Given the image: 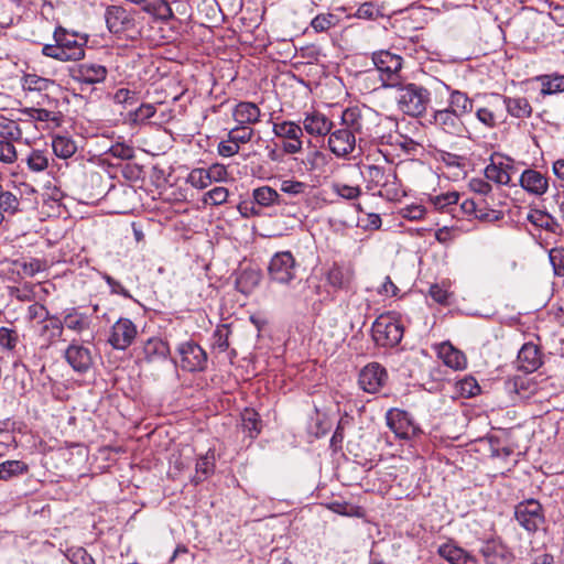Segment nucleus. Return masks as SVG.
<instances>
[{
  "label": "nucleus",
  "mask_w": 564,
  "mask_h": 564,
  "mask_svg": "<svg viewBox=\"0 0 564 564\" xmlns=\"http://www.w3.org/2000/svg\"><path fill=\"white\" fill-rule=\"evenodd\" d=\"M64 358L77 373H86L94 365V357L89 347L73 341L64 351Z\"/></svg>",
  "instance_id": "f8f14e48"
},
{
  "label": "nucleus",
  "mask_w": 564,
  "mask_h": 564,
  "mask_svg": "<svg viewBox=\"0 0 564 564\" xmlns=\"http://www.w3.org/2000/svg\"><path fill=\"white\" fill-rule=\"evenodd\" d=\"M296 261L290 251L276 252L269 263L270 279L276 283L289 284L296 275Z\"/></svg>",
  "instance_id": "39448f33"
},
{
  "label": "nucleus",
  "mask_w": 564,
  "mask_h": 564,
  "mask_svg": "<svg viewBox=\"0 0 564 564\" xmlns=\"http://www.w3.org/2000/svg\"><path fill=\"white\" fill-rule=\"evenodd\" d=\"M137 326L129 318H119L111 327L108 343L118 350H126L135 339Z\"/></svg>",
  "instance_id": "ddd939ff"
},
{
  "label": "nucleus",
  "mask_w": 564,
  "mask_h": 564,
  "mask_svg": "<svg viewBox=\"0 0 564 564\" xmlns=\"http://www.w3.org/2000/svg\"><path fill=\"white\" fill-rule=\"evenodd\" d=\"M431 123L441 132L452 137H464L467 128L462 117L448 108L435 110L432 115Z\"/></svg>",
  "instance_id": "6e6552de"
},
{
  "label": "nucleus",
  "mask_w": 564,
  "mask_h": 564,
  "mask_svg": "<svg viewBox=\"0 0 564 564\" xmlns=\"http://www.w3.org/2000/svg\"><path fill=\"white\" fill-rule=\"evenodd\" d=\"M177 352L181 357L180 366L183 370L188 372L204 371L207 367V354L195 341L187 340L177 347Z\"/></svg>",
  "instance_id": "423d86ee"
},
{
  "label": "nucleus",
  "mask_w": 564,
  "mask_h": 564,
  "mask_svg": "<svg viewBox=\"0 0 564 564\" xmlns=\"http://www.w3.org/2000/svg\"><path fill=\"white\" fill-rule=\"evenodd\" d=\"M26 165L30 171L41 173L48 167V156L43 150L33 149L25 159Z\"/></svg>",
  "instance_id": "37998d69"
},
{
  "label": "nucleus",
  "mask_w": 564,
  "mask_h": 564,
  "mask_svg": "<svg viewBox=\"0 0 564 564\" xmlns=\"http://www.w3.org/2000/svg\"><path fill=\"white\" fill-rule=\"evenodd\" d=\"M18 159V152L12 142L0 140V162L12 164Z\"/></svg>",
  "instance_id": "052dcab7"
},
{
  "label": "nucleus",
  "mask_w": 564,
  "mask_h": 564,
  "mask_svg": "<svg viewBox=\"0 0 564 564\" xmlns=\"http://www.w3.org/2000/svg\"><path fill=\"white\" fill-rule=\"evenodd\" d=\"M486 564H511L512 552L498 539H489L479 549Z\"/></svg>",
  "instance_id": "f3484780"
},
{
  "label": "nucleus",
  "mask_w": 564,
  "mask_h": 564,
  "mask_svg": "<svg viewBox=\"0 0 564 564\" xmlns=\"http://www.w3.org/2000/svg\"><path fill=\"white\" fill-rule=\"evenodd\" d=\"M155 107L151 104H142L138 109L131 113V120L134 123L143 122L155 115Z\"/></svg>",
  "instance_id": "338daca9"
},
{
  "label": "nucleus",
  "mask_w": 564,
  "mask_h": 564,
  "mask_svg": "<svg viewBox=\"0 0 564 564\" xmlns=\"http://www.w3.org/2000/svg\"><path fill=\"white\" fill-rule=\"evenodd\" d=\"M53 85L54 80L36 74H25L22 77V88L25 93H44Z\"/></svg>",
  "instance_id": "c9c22d12"
},
{
  "label": "nucleus",
  "mask_w": 564,
  "mask_h": 564,
  "mask_svg": "<svg viewBox=\"0 0 564 564\" xmlns=\"http://www.w3.org/2000/svg\"><path fill=\"white\" fill-rule=\"evenodd\" d=\"M52 148L56 156L68 159L76 152V144L67 137L56 135L53 138Z\"/></svg>",
  "instance_id": "a19ab883"
},
{
  "label": "nucleus",
  "mask_w": 564,
  "mask_h": 564,
  "mask_svg": "<svg viewBox=\"0 0 564 564\" xmlns=\"http://www.w3.org/2000/svg\"><path fill=\"white\" fill-rule=\"evenodd\" d=\"M528 220L538 227H541L545 230L555 231V228L558 226L556 220L547 213L541 210L531 212L528 215Z\"/></svg>",
  "instance_id": "c03bdc74"
},
{
  "label": "nucleus",
  "mask_w": 564,
  "mask_h": 564,
  "mask_svg": "<svg viewBox=\"0 0 564 564\" xmlns=\"http://www.w3.org/2000/svg\"><path fill=\"white\" fill-rule=\"evenodd\" d=\"M0 210L15 214L19 210V199L11 192H2L0 195Z\"/></svg>",
  "instance_id": "e2e57ef3"
},
{
  "label": "nucleus",
  "mask_w": 564,
  "mask_h": 564,
  "mask_svg": "<svg viewBox=\"0 0 564 564\" xmlns=\"http://www.w3.org/2000/svg\"><path fill=\"white\" fill-rule=\"evenodd\" d=\"M369 115V112L364 113L358 107L347 108L341 115L344 129H349L354 132V135L358 137L359 141L369 138L371 135L370 128L367 124Z\"/></svg>",
  "instance_id": "2eb2a0df"
},
{
  "label": "nucleus",
  "mask_w": 564,
  "mask_h": 564,
  "mask_svg": "<svg viewBox=\"0 0 564 564\" xmlns=\"http://www.w3.org/2000/svg\"><path fill=\"white\" fill-rule=\"evenodd\" d=\"M308 184L295 180H284L281 183V191L291 196L304 195L308 192Z\"/></svg>",
  "instance_id": "5fc2aeb1"
},
{
  "label": "nucleus",
  "mask_w": 564,
  "mask_h": 564,
  "mask_svg": "<svg viewBox=\"0 0 564 564\" xmlns=\"http://www.w3.org/2000/svg\"><path fill=\"white\" fill-rule=\"evenodd\" d=\"M242 425L248 431L250 437H256L260 433V421L258 413L246 410L242 414Z\"/></svg>",
  "instance_id": "864d4df0"
},
{
  "label": "nucleus",
  "mask_w": 564,
  "mask_h": 564,
  "mask_svg": "<svg viewBox=\"0 0 564 564\" xmlns=\"http://www.w3.org/2000/svg\"><path fill=\"white\" fill-rule=\"evenodd\" d=\"M231 334L230 327L227 324L217 326L214 332V347L220 352L226 351L229 348V336Z\"/></svg>",
  "instance_id": "09e8293b"
},
{
  "label": "nucleus",
  "mask_w": 564,
  "mask_h": 564,
  "mask_svg": "<svg viewBox=\"0 0 564 564\" xmlns=\"http://www.w3.org/2000/svg\"><path fill=\"white\" fill-rule=\"evenodd\" d=\"M502 96L494 95V98L489 100L485 106L479 107L476 110V118L485 127L494 129L500 122L502 117Z\"/></svg>",
  "instance_id": "aec40b11"
},
{
  "label": "nucleus",
  "mask_w": 564,
  "mask_h": 564,
  "mask_svg": "<svg viewBox=\"0 0 564 564\" xmlns=\"http://www.w3.org/2000/svg\"><path fill=\"white\" fill-rule=\"evenodd\" d=\"M372 62L379 72L382 87L393 88L401 85L402 57L389 51H379L372 54Z\"/></svg>",
  "instance_id": "7ed1b4c3"
},
{
  "label": "nucleus",
  "mask_w": 564,
  "mask_h": 564,
  "mask_svg": "<svg viewBox=\"0 0 564 564\" xmlns=\"http://www.w3.org/2000/svg\"><path fill=\"white\" fill-rule=\"evenodd\" d=\"M332 189L338 196L347 200H354L361 194V188L359 186H350L338 182L332 185Z\"/></svg>",
  "instance_id": "4d7b16f0"
},
{
  "label": "nucleus",
  "mask_w": 564,
  "mask_h": 564,
  "mask_svg": "<svg viewBox=\"0 0 564 564\" xmlns=\"http://www.w3.org/2000/svg\"><path fill=\"white\" fill-rule=\"evenodd\" d=\"M541 83V94L543 96L564 91V75L546 74L536 77Z\"/></svg>",
  "instance_id": "72a5a7b5"
},
{
  "label": "nucleus",
  "mask_w": 564,
  "mask_h": 564,
  "mask_svg": "<svg viewBox=\"0 0 564 564\" xmlns=\"http://www.w3.org/2000/svg\"><path fill=\"white\" fill-rule=\"evenodd\" d=\"M338 22V18L333 13H322L316 15L312 22L311 26L316 32H325L328 31L330 28L335 26Z\"/></svg>",
  "instance_id": "3c124183"
},
{
  "label": "nucleus",
  "mask_w": 564,
  "mask_h": 564,
  "mask_svg": "<svg viewBox=\"0 0 564 564\" xmlns=\"http://www.w3.org/2000/svg\"><path fill=\"white\" fill-rule=\"evenodd\" d=\"M466 215H475L476 218L486 221H494L500 218V212L495 209L485 210L479 208L473 199H465L460 205Z\"/></svg>",
  "instance_id": "58836bf2"
},
{
  "label": "nucleus",
  "mask_w": 564,
  "mask_h": 564,
  "mask_svg": "<svg viewBox=\"0 0 564 564\" xmlns=\"http://www.w3.org/2000/svg\"><path fill=\"white\" fill-rule=\"evenodd\" d=\"M72 564H95L94 558L84 547H70L66 552Z\"/></svg>",
  "instance_id": "13d9d810"
},
{
  "label": "nucleus",
  "mask_w": 564,
  "mask_h": 564,
  "mask_svg": "<svg viewBox=\"0 0 564 564\" xmlns=\"http://www.w3.org/2000/svg\"><path fill=\"white\" fill-rule=\"evenodd\" d=\"M238 212L243 218L259 217L262 215V208L252 200H243L238 205Z\"/></svg>",
  "instance_id": "69168bd1"
},
{
  "label": "nucleus",
  "mask_w": 564,
  "mask_h": 564,
  "mask_svg": "<svg viewBox=\"0 0 564 564\" xmlns=\"http://www.w3.org/2000/svg\"><path fill=\"white\" fill-rule=\"evenodd\" d=\"M272 131L275 137L284 140L282 149L288 154L301 152L303 147V129L294 121H282L273 124Z\"/></svg>",
  "instance_id": "0eeeda50"
},
{
  "label": "nucleus",
  "mask_w": 564,
  "mask_h": 564,
  "mask_svg": "<svg viewBox=\"0 0 564 564\" xmlns=\"http://www.w3.org/2000/svg\"><path fill=\"white\" fill-rule=\"evenodd\" d=\"M142 10L147 13L155 14L161 20H164V21H169L174 18L173 10L171 9L167 1H165V0H162L158 4H152V3L145 4L142 7Z\"/></svg>",
  "instance_id": "de8ad7c7"
},
{
  "label": "nucleus",
  "mask_w": 564,
  "mask_h": 564,
  "mask_svg": "<svg viewBox=\"0 0 564 564\" xmlns=\"http://www.w3.org/2000/svg\"><path fill=\"white\" fill-rule=\"evenodd\" d=\"M513 172L514 167L511 159H506V162H495V156L492 155L491 163L485 169V176L488 181L499 185H509Z\"/></svg>",
  "instance_id": "4be33fe9"
},
{
  "label": "nucleus",
  "mask_w": 564,
  "mask_h": 564,
  "mask_svg": "<svg viewBox=\"0 0 564 564\" xmlns=\"http://www.w3.org/2000/svg\"><path fill=\"white\" fill-rule=\"evenodd\" d=\"M20 112L26 116L30 120L53 122L55 127H58L62 122V112L50 108L26 107L21 109Z\"/></svg>",
  "instance_id": "2f4dec72"
},
{
  "label": "nucleus",
  "mask_w": 564,
  "mask_h": 564,
  "mask_svg": "<svg viewBox=\"0 0 564 564\" xmlns=\"http://www.w3.org/2000/svg\"><path fill=\"white\" fill-rule=\"evenodd\" d=\"M549 257L555 274L564 275V248H553Z\"/></svg>",
  "instance_id": "774afa93"
},
{
  "label": "nucleus",
  "mask_w": 564,
  "mask_h": 564,
  "mask_svg": "<svg viewBox=\"0 0 564 564\" xmlns=\"http://www.w3.org/2000/svg\"><path fill=\"white\" fill-rule=\"evenodd\" d=\"M502 109L506 108L508 113L514 118L523 119L529 118L532 113V107L529 100L524 97H503Z\"/></svg>",
  "instance_id": "7c9ffc66"
},
{
  "label": "nucleus",
  "mask_w": 564,
  "mask_h": 564,
  "mask_svg": "<svg viewBox=\"0 0 564 564\" xmlns=\"http://www.w3.org/2000/svg\"><path fill=\"white\" fill-rule=\"evenodd\" d=\"M23 132L20 126L10 119H0V140H7L8 142L20 141Z\"/></svg>",
  "instance_id": "79ce46f5"
},
{
  "label": "nucleus",
  "mask_w": 564,
  "mask_h": 564,
  "mask_svg": "<svg viewBox=\"0 0 564 564\" xmlns=\"http://www.w3.org/2000/svg\"><path fill=\"white\" fill-rule=\"evenodd\" d=\"M230 141L237 145L245 144L251 141L254 135V130L248 126L237 124L228 132Z\"/></svg>",
  "instance_id": "49530a36"
},
{
  "label": "nucleus",
  "mask_w": 564,
  "mask_h": 564,
  "mask_svg": "<svg viewBox=\"0 0 564 564\" xmlns=\"http://www.w3.org/2000/svg\"><path fill=\"white\" fill-rule=\"evenodd\" d=\"M252 198L259 207H271L280 203V194L272 187L263 185L252 191Z\"/></svg>",
  "instance_id": "f704fd0d"
},
{
  "label": "nucleus",
  "mask_w": 564,
  "mask_h": 564,
  "mask_svg": "<svg viewBox=\"0 0 564 564\" xmlns=\"http://www.w3.org/2000/svg\"><path fill=\"white\" fill-rule=\"evenodd\" d=\"M29 471V466L22 460H6L0 464V479L8 481Z\"/></svg>",
  "instance_id": "ea45409f"
},
{
  "label": "nucleus",
  "mask_w": 564,
  "mask_h": 564,
  "mask_svg": "<svg viewBox=\"0 0 564 564\" xmlns=\"http://www.w3.org/2000/svg\"><path fill=\"white\" fill-rule=\"evenodd\" d=\"M458 391L460 395L465 398H471L479 393L480 387L477 383L476 379L473 377H467L463 380H460L457 383Z\"/></svg>",
  "instance_id": "bf43d9fd"
},
{
  "label": "nucleus",
  "mask_w": 564,
  "mask_h": 564,
  "mask_svg": "<svg viewBox=\"0 0 564 564\" xmlns=\"http://www.w3.org/2000/svg\"><path fill=\"white\" fill-rule=\"evenodd\" d=\"M387 380V370L378 362H370L360 370L358 383L365 392L377 393Z\"/></svg>",
  "instance_id": "9d476101"
},
{
  "label": "nucleus",
  "mask_w": 564,
  "mask_h": 564,
  "mask_svg": "<svg viewBox=\"0 0 564 564\" xmlns=\"http://www.w3.org/2000/svg\"><path fill=\"white\" fill-rule=\"evenodd\" d=\"M514 516L519 524L529 532H534L543 522L542 507L539 501L530 499L516 507Z\"/></svg>",
  "instance_id": "1a4fd4ad"
},
{
  "label": "nucleus",
  "mask_w": 564,
  "mask_h": 564,
  "mask_svg": "<svg viewBox=\"0 0 564 564\" xmlns=\"http://www.w3.org/2000/svg\"><path fill=\"white\" fill-rule=\"evenodd\" d=\"M438 357L447 367L454 370L466 368L467 361L465 355L448 343H444L440 346Z\"/></svg>",
  "instance_id": "c756f323"
},
{
  "label": "nucleus",
  "mask_w": 564,
  "mask_h": 564,
  "mask_svg": "<svg viewBox=\"0 0 564 564\" xmlns=\"http://www.w3.org/2000/svg\"><path fill=\"white\" fill-rule=\"evenodd\" d=\"M520 368L527 372L536 370L541 364V354L536 345L527 343L522 346L518 354Z\"/></svg>",
  "instance_id": "c85d7f7f"
},
{
  "label": "nucleus",
  "mask_w": 564,
  "mask_h": 564,
  "mask_svg": "<svg viewBox=\"0 0 564 564\" xmlns=\"http://www.w3.org/2000/svg\"><path fill=\"white\" fill-rule=\"evenodd\" d=\"M459 194L457 192H447L444 194L436 195L432 202L437 209H445L452 205L457 204Z\"/></svg>",
  "instance_id": "0e129e2a"
},
{
  "label": "nucleus",
  "mask_w": 564,
  "mask_h": 564,
  "mask_svg": "<svg viewBox=\"0 0 564 564\" xmlns=\"http://www.w3.org/2000/svg\"><path fill=\"white\" fill-rule=\"evenodd\" d=\"M438 554L452 564H479L476 556L451 543L441 545Z\"/></svg>",
  "instance_id": "cd10ccee"
},
{
  "label": "nucleus",
  "mask_w": 564,
  "mask_h": 564,
  "mask_svg": "<svg viewBox=\"0 0 564 564\" xmlns=\"http://www.w3.org/2000/svg\"><path fill=\"white\" fill-rule=\"evenodd\" d=\"M62 323L65 327L76 333H82L89 328L88 317L78 312L68 313Z\"/></svg>",
  "instance_id": "a18cd8bd"
},
{
  "label": "nucleus",
  "mask_w": 564,
  "mask_h": 564,
  "mask_svg": "<svg viewBox=\"0 0 564 564\" xmlns=\"http://www.w3.org/2000/svg\"><path fill=\"white\" fill-rule=\"evenodd\" d=\"M187 182L195 188L204 189L208 187L212 182L206 169H194L187 176Z\"/></svg>",
  "instance_id": "603ef678"
},
{
  "label": "nucleus",
  "mask_w": 564,
  "mask_h": 564,
  "mask_svg": "<svg viewBox=\"0 0 564 564\" xmlns=\"http://www.w3.org/2000/svg\"><path fill=\"white\" fill-rule=\"evenodd\" d=\"M448 90V100L447 107L453 112L457 113L462 118L466 115H469L474 109V101L468 97V95L464 91L452 89L449 86H446Z\"/></svg>",
  "instance_id": "bb28decb"
},
{
  "label": "nucleus",
  "mask_w": 564,
  "mask_h": 564,
  "mask_svg": "<svg viewBox=\"0 0 564 564\" xmlns=\"http://www.w3.org/2000/svg\"><path fill=\"white\" fill-rule=\"evenodd\" d=\"M371 333L378 346L394 347L403 337V327L392 316L380 315L373 322Z\"/></svg>",
  "instance_id": "20e7f679"
},
{
  "label": "nucleus",
  "mask_w": 564,
  "mask_h": 564,
  "mask_svg": "<svg viewBox=\"0 0 564 564\" xmlns=\"http://www.w3.org/2000/svg\"><path fill=\"white\" fill-rule=\"evenodd\" d=\"M55 44H46L42 48L43 55L61 61H79L85 56L86 36L70 33L63 28L54 32Z\"/></svg>",
  "instance_id": "f257e3e1"
},
{
  "label": "nucleus",
  "mask_w": 564,
  "mask_h": 564,
  "mask_svg": "<svg viewBox=\"0 0 564 564\" xmlns=\"http://www.w3.org/2000/svg\"><path fill=\"white\" fill-rule=\"evenodd\" d=\"M105 21L109 32L118 34L134 28L133 17L120 6H109L105 12Z\"/></svg>",
  "instance_id": "a211bd4d"
},
{
  "label": "nucleus",
  "mask_w": 564,
  "mask_h": 564,
  "mask_svg": "<svg viewBox=\"0 0 564 564\" xmlns=\"http://www.w3.org/2000/svg\"><path fill=\"white\" fill-rule=\"evenodd\" d=\"M37 333L44 347L48 348L62 337L64 333V324L57 316L53 315L40 324Z\"/></svg>",
  "instance_id": "393cba45"
},
{
  "label": "nucleus",
  "mask_w": 564,
  "mask_h": 564,
  "mask_svg": "<svg viewBox=\"0 0 564 564\" xmlns=\"http://www.w3.org/2000/svg\"><path fill=\"white\" fill-rule=\"evenodd\" d=\"M302 129L311 137L324 138L333 129V121L318 110H311L303 113Z\"/></svg>",
  "instance_id": "dca6fc26"
},
{
  "label": "nucleus",
  "mask_w": 564,
  "mask_h": 564,
  "mask_svg": "<svg viewBox=\"0 0 564 564\" xmlns=\"http://www.w3.org/2000/svg\"><path fill=\"white\" fill-rule=\"evenodd\" d=\"M107 67L94 62H85L70 68V77L80 84L95 85L102 83L107 77Z\"/></svg>",
  "instance_id": "4468645a"
},
{
  "label": "nucleus",
  "mask_w": 564,
  "mask_h": 564,
  "mask_svg": "<svg viewBox=\"0 0 564 564\" xmlns=\"http://www.w3.org/2000/svg\"><path fill=\"white\" fill-rule=\"evenodd\" d=\"M393 88L397 90L395 100L400 111L411 117H419L425 112L431 99L426 88L404 80Z\"/></svg>",
  "instance_id": "f03ea898"
},
{
  "label": "nucleus",
  "mask_w": 564,
  "mask_h": 564,
  "mask_svg": "<svg viewBox=\"0 0 564 564\" xmlns=\"http://www.w3.org/2000/svg\"><path fill=\"white\" fill-rule=\"evenodd\" d=\"M26 316L30 321H36L40 325L43 323V321L48 319L52 315L44 305L40 303H33L28 307Z\"/></svg>",
  "instance_id": "680f3d73"
},
{
  "label": "nucleus",
  "mask_w": 564,
  "mask_h": 564,
  "mask_svg": "<svg viewBox=\"0 0 564 564\" xmlns=\"http://www.w3.org/2000/svg\"><path fill=\"white\" fill-rule=\"evenodd\" d=\"M386 420L389 429L400 438L409 440L420 432L410 414L403 410H389L386 414Z\"/></svg>",
  "instance_id": "9b49d317"
},
{
  "label": "nucleus",
  "mask_w": 564,
  "mask_h": 564,
  "mask_svg": "<svg viewBox=\"0 0 564 564\" xmlns=\"http://www.w3.org/2000/svg\"><path fill=\"white\" fill-rule=\"evenodd\" d=\"M228 195L229 192L226 187L217 186L205 193L203 200L205 204L218 206L227 202Z\"/></svg>",
  "instance_id": "6e6d98bb"
},
{
  "label": "nucleus",
  "mask_w": 564,
  "mask_h": 564,
  "mask_svg": "<svg viewBox=\"0 0 564 564\" xmlns=\"http://www.w3.org/2000/svg\"><path fill=\"white\" fill-rule=\"evenodd\" d=\"M357 137L349 129H337L329 132L328 148L336 156H347L356 148Z\"/></svg>",
  "instance_id": "6ab92c4d"
},
{
  "label": "nucleus",
  "mask_w": 564,
  "mask_h": 564,
  "mask_svg": "<svg viewBox=\"0 0 564 564\" xmlns=\"http://www.w3.org/2000/svg\"><path fill=\"white\" fill-rule=\"evenodd\" d=\"M405 195L399 180L397 172L394 171L391 176L384 182V185L380 187L379 196L384 197L388 200L397 202Z\"/></svg>",
  "instance_id": "4c0bfd02"
},
{
  "label": "nucleus",
  "mask_w": 564,
  "mask_h": 564,
  "mask_svg": "<svg viewBox=\"0 0 564 564\" xmlns=\"http://www.w3.org/2000/svg\"><path fill=\"white\" fill-rule=\"evenodd\" d=\"M232 119L237 124L251 127L261 120L260 108L251 101H239L232 109Z\"/></svg>",
  "instance_id": "5701e85b"
},
{
  "label": "nucleus",
  "mask_w": 564,
  "mask_h": 564,
  "mask_svg": "<svg viewBox=\"0 0 564 564\" xmlns=\"http://www.w3.org/2000/svg\"><path fill=\"white\" fill-rule=\"evenodd\" d=\"M215 469V453L208 449L207 453L200 456L196 462V474L194 481L196 484L204 481Z\"/></svg>",
  "instance_id": "e433bc0d"
},
{
  "label": "nucleus",
  "mask_w": 564,
  "mask_h": 564,
  "mask_svg": "<svg viewBox=\"0 0 564 564\" xmlns=\"http://www.w3.org/2000/svg\"><path fill=\"white\" fill-rule=\"evenodd\" d=\"M327 281L335 289H348L352 281V272L341 265L334 264L327 273Z\"/></svg>",
  "instance_id": "473e14b6"
},
{
  "label": "nucleus",
  "mask_w": 564,
  "mask_h": 564,
  "mask_svg": "<svg viewBox=\"0 0 564 564\" xmlns=\"http://www.w3.org/2000/svg\"><path fill=\"white\" fill-rule=\"evenodd\" d=\"M521 187L529 194L542 196L549 189V180L541 172L527 169L519 178Z\"/></svg>",
  "instance_id": "412c9836"
},
{
  "label": "nucleus",
  "mask_w": 564,
  "mask_h": 564,
  "mask_svg": "<svg viewBox=\"0 0 564 564\" xmlns=\"http://www.w3.org/2000/svg\"><path fill=\"white\" fill-rule=\"evenodd\" d=\"M143 360L148 364L166 361L171 350L166 341L159 337L149 338L142 346Z\"/></svg>",
  "instance_id": "b1692460"
},
{
  "label": "nucleus",
  "mask_w": 564,
  "mask_h": 564,
  "mask_svg": "<svg viewBox=\"0 0 564 564\" xmlns=\"http://www.w3.org/2000/svg\"><path fill=\"white\" fill-rule=\"evenodd\" d=\"M19 343V334L17 329L9 327H0V347L4 350L12 351Z\"/></svg>",
  "instance_id": "8fccbe9b"
},
{
  "label": "nucleus",
  "mask_w": 564,
  "mask_h": 564,
  "mask_svg": "<svg viewBox=\"0 0 564 564\" xmlns=\"http://www.w3.org/2000/svg\"><path fill=\"white\" fill-rule=\"evenodd\" d=\"M394 172V169L386 165H375L369 164L364 166L362 175L364 178L367 182V188L368 189H375L380 188L382 185H384V182L388 181V178L391 176V174Z\"/></svg>",
  "instance_id": "a878e982"
}]
</instances>
